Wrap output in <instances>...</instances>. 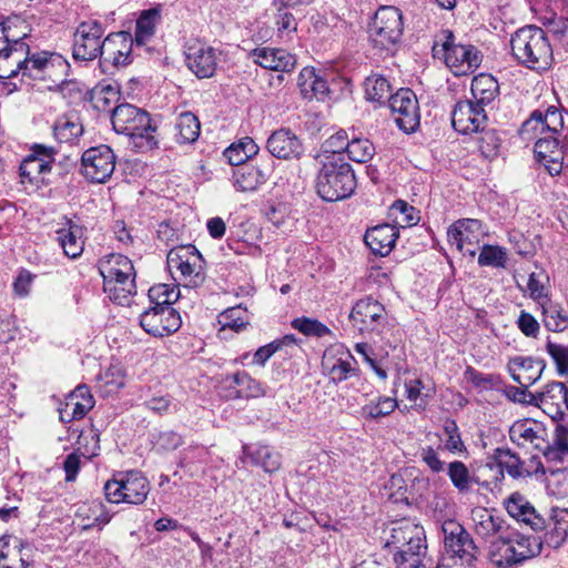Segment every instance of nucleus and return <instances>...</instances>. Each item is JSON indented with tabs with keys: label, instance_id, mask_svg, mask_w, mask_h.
I'll return each instance as SVG.
<instances>
[{
	"label": "nucleus",
	"instance_id": "obj_1",
	"mask_svg": "<svg viewBox=\"0 0 568 568\" xmlns=\"http://www.w3.org/2000/svg\"><path fill=\"white\" fill-rule=\"evenodd\" d=\"M510 49L518 64L527 69L540 72L552 65L554 51L549 38L537 26H526L513 33Z\"/></svg>",
	"mask_w": 568,
	"mask_h": 568
},
{
	"label": "nucleus",
	"instance_id": "obj_2",
	"mask_svg": "<svg viewBox=\"0 0 568 568\" xmlns=\"http://www.w3.org/2000/svg\"><path fill=\"white\" fill-rule=\"evenodd\" d=\"M317 175L315 186L317 194L326 202H336L349 197L356 189L355 173L344 158L324 156L315 160Z\"/></svg>",
	"mask_w": 568,
	"mask_h": 568
},
{
	"label": "nucleus",
	"instance_id": "obj_3",
	"mask_svg": "<svg viewBox=\"0 0 568 568\" xmlns=\"http://www.w3.org/2000/svg\"><path fill=\"white\" fill-rule=\"evenodd\" d=\"M111 122L116 133L129 136L136 146L146 150L158 146V128L145 110L130 103L115 105Z\"/></svg>",
	"mask_w": 568,
	"mask_h": 568
},
{
	"label": "nucleus",
	"instance_id": "obj_4",
	"mask_svg": "<svg viewBox=\"0 0 568 568\" xmlns=\"http://www.w3.org/2000/svg\"><path fill=\"white\" fill-rule=\"evenodd\" d=\"M103 490L111 504L142 505L150 493V483L139 470L119 471L106 480Z\"/></svg>",
	"mask_w": 568,
	"mask_h": 568
},
{
	"label": "nucleus",
	"instance_id": "obj_5",
	"mask_svg": "<svg viewBox=\"0 0 568 568\" xmlns=\"http://www.w3.org/2000/svg\"><path fill=\"white\" fill-rule=\"evenodd\" d=\"M404 23L400 10L386 6L376 11L368 28V38L376 50L393 52L402 39Z\"/></svg>",
	"mask_w": 568,
	"mask_h": 568
},
{
	"label": "nucleus",
	"instance_id": "obj_6",
	"mask_svg": "<svg viewBox=\"0 0 568 568\" xmlns=\"http://www.w3.org/2000/svg\"><path fill=\"white\" fill-rule=\"evenodd\" d=\"M170 271H179L186 286L197 287L205 281V261L194 245L172 247L166 256Z\"/></svg>",
	"mask_w": 568,
	"mask_h": 568
},
{
	"label": "nucleus",
	"instance_id": "obj_7",
	"mask_svg": "<svg viewBox=\"0 0 568 568\" xmlns=\"http://www.w3.org/2000/svg\"><path fill=\"white\" fill-rule=\"evenodd\" d=\"M438 47L437 43L433 47L434 54L442 51L446 65L457 77L473 73L480 65L481 57L478 50L471 44L455 43L450 31L445 32V41L440 49Z\"/></svg>",
	"mask_w": 568,
	"mask_h": 568
},
{
	"label": "nucleus",
	"instance_id": "obj_8",
	"mask_svg": "<svg viewBox=\"0 0 568 568\" xmlns=\"http://www.w3.org/2000/svg\"><path fill=\"white\" fill-rule=\"evenodd\" d=\"M103 26L97 20L82 21L73 33L72 55L77 61H93L104 53Z\"/></svg>",
	"mask_w": 568,
	"mask_h": 568
},
{
	"label": "nucleus",
	"instance_id": "obj_9",
	"mask_svg": "<svg viewBox=\"0 0 568 568\" xmlns=\"http://www.w3.org/2000/svg\"><path fill=\"white\" fill-rule=\"evenodd\" d=\"M385 547L393 554L396 564H405L409 561L408 558L418 557L426 549L423 531L409 524L394 527Z\"/></svg>",
	"mask_w": 568,
	"mask_h": 568
},
{
	"label": "nucleus",
	"instance_id": "obj_10",
	"mask_svg": "<svg viewBox=\"0 0 568 568\" xmlns=\"http://www.w3.org/2000/svg\"><path fill=\"white\" fill-rule=\"evenodd\" d=\"M116 164L113 150L105 144L85 150L81 156V173L91 183H105L112 176Z\"/></svg>",
	"mask_w": 568,
	"mask_h": 568
},
{
	"label": "nucleus",
	"instance_id": "obj_11",
	"mask_svg": "<svg viewBox=\"0 0 568 568\" xmlns=\"http://www.w3.org/2000/svg\"><path fill=\"white\" fill-rule=\"evenodd\" d=\"M388 104L398 129L405 133L415 132L420 123V112L414 91L408 88L399 89L389 98Z\"/></svg>",
	"mask_w": 568,
	"mask_h": 568
},
{
	"label": "nucleus",
	"instance_id": "obj_12",
	"mask_svg": "<svg viewBox=\"0 0 568 568\" xmlns=\"http://www.w3.org/2000/svg\"><path fill=\"white\" fill-rule=\"evenodd\" d=\"M322 369L334 384L342 383L357 372V362L342 344H334L324 351Z\"/></svg>",
	"mask_w": 568,
	"mask_h": 568
},
{
	"label": "nucleus",
	"instance_id": "obj_13",
	"mask_svg": "<svg viewBox=\"0 0 568 568\" xmlns=\"http://www.w3.org/2000/svg\"><path fill=\"white\" fill-rule=\"evenodd\" d=\"M219 389L221 396L227 400L258 398L265 395L263 384L245 371L223 375Z\"/></svg>",
	"mask_w": 568,
	"mask_h": 568
},
{
	"label": "nucleus",
	"instance_id": "obj_14",
	"mask_svg": "<svg viewBox=\"0 0 568 568\" xmlns=\"http://www.w3.org/2000/svg\"><path fill=\"white\" fill-rule=\"evenodd\" d=\"M181 324V315L173 306H150L140 315L141 327L153 336L162 337L175 333Z\"/></svg>",
	"mask_w": 568,
	"mask_h": 568
},
{
	"label": "nucleus",
	"instance_id": "obj_15",
	"mask_svg": "<svg viewBox=\"0 0 568 568\" xmlns=\"http://www.w3.org/2000/svg\"><path fill=\"white\" fill-rule=\"evenodd\" d=\"M562 128L561 113L556 106H549L545 112L535 110L521 124L519 135L523 140L530 141L538 134L560 135Z\"/></svg>",
	"mask_w": 568,
	"mask_h": 568
},
{
	"label": "nucleus",
	"instance_id": "obj_16",
	"mask_svg": "<svg viewBox=\"0 0 568 568\" xmlns=\"http://www.w3.org/2000/svg\"><path fill=\"white\" fill-rule=\"evenodd\" d=\"M442 532L444 536V555L478 557L479 549L473 537L458 521L455 519L445 520L442 525Z\"/></svg>",
	"mask_w": 568,
	"mask_h": 568
},
{
	"label": "nucleus",
	"instance_id": "obj_17",
	"mask_svg": "<svg viewBox=\"0 0 568 568\" xmlns=\"http://www.w3.org/2000/svg\"><path fill=\"white\" fill-rule=\"evenodd\" d=\"M385 307L371 296L362 298L353 306L349 321L362 334L377 332L385 322Z\"/></svg>",
	"mask_w": 568,
	"mask_h": 568
},
{
	"label": "nucleus",
	"instance_id": "obj_18",
	"mask_svg": "<svg viewBox=\"0 0 568 568\" xmlns=\"http://www.w3.org/2000/svg\"><path fill=\"white\" fill-rule=\"evenodd\" d=\"M483 234L484 229L480 220L460 219L448 227L447 239L460 253L474 256L476 254L475 245Z\"/></svg>",
	"mask_w": 568,
	"mask_h": 568
},
{
	"label": "nucleus",
	"instance_id": "obj_19",
	"mask_svg": "<svg viewBox=\"0 0 568 568\" xmlns=\"http://www.w3.org/2000/svg\"><path fill=\"white\" fill-rule=\"evenodd\" d=\"M54 149L42 144H34L31 153L20 164V178L22 183L37 184L43 180V175L51 171Z\"/></svg>",
	"mask_w": 568,
	"mask_h": 568
},
{
	"label": "nucleus",
	"instance_id": "obj_20",
	"mask_svg": "<svg viewBox=\"0 0 568 568\" xmlns=\"http://www.w3.org/2000/svg\"><path fill=\"white\" fill-rule=\"evenodd\" d=\"M486 121V110L471 100L458 101L452 111V125L462 134L478 133Z\"/></svg>",
	"mask_w": 568,
	"mask_h": 568
},
{
	"label": "nucleus",
	"instance_id": "obj_21",
	"mask_svg": "<svg viewBox=\"0 0 568 568\" xmlns=\"http://www.w3.org/2000/svg\"><path fill=\"white\" fill-rule=\"evenodd\" d=\"M559 136L538 134L535 138L534 151L536 159L551 176H557L562 171L564 151Z\"/></svg>",
	"mask_w": 568,
	"mask_h": 568
},
{
	"label": "nucleus",
	"instance_id": "obj_22",
	"mask_svg": "<svg viewBox=\"0 0 568 568\" xmlns=\"http://www.w3.org/2000/svg\"><path fill=\"white\" fill-rule=\"evenodd\" d=\"M220 52L205 44H194L187 48L185 61L187 68L199 79H209L215 74Z\"/></svg>",
	"mask_w": 568,
	"mask_h": 568
},
{
	"label": "nucleus",
	"instance_id": "obj_23",
	"mask_svg": "<svg viewBox=\"0 0 568 568\" xmlns=\"http://www.w3.org/2000/svg\"><path fill=\"white\" fill-rule=\"evenodd\" d=\"M545 367L544 359L531 356H515L507 365L511 378L524 387H529L539 381Z\"/></svg>",
	"mask_w": 568,
	"mask_h": 568
},
{
	"label": "nucleus",
	"instance_id": "obj_24",
	"mask_svg": "<svg viewBox=\"0 0 568 568\" xmlns=\"http://www.w3.org/2000/svg\"><path fill=\"white\" fill-rule=\"evenodd\" d=\"M567 387L561 382L548 383L542 392L535 394V404L552 419H560L566 407Z\"/></svg>",
	"mask_w": 568,
	"mask_h": 568
},
{
	"label": "nucleus",
	"instance_id": "obj_25",
	"mask_svg": "<svg viewBox=\"0 0 568 568\" xmlns=\"http://www.w3.org/2000/svg\"><path fill=\"white\" fill-rule=\"evenodd\" d=\"M268 152L282 160L300 159L304 146L300 138L288 129L273 132L266 143Z\"/></svg>",
	"mask_w": 568,
	"mask_h": 568
},
{
	"label": "nucleus",
	"instance_id": "obj_26",
	"mask_svg": "<svg viewBox=\"0 0 568 568\" xmlns=\"http://www.w3.org/2000/svg\"><path fill=\"white\" fill-rule=\"evenodd\" d=\"M254 62L264 69L292 72L296 67V58L285 49L256 48L251 52Z\"/></svg>",
	"mask_w": 568,
	"mask_h": 568
},
{
	"label": "nucleus",
	"instance_id": "obj_27",
	"mask_svg": "<svg viewBox=\"0 0 568 568\" xmlns=\"http://www.w3.org/2000/svg\"><path fill=\"white\" fill-rule=\"evenodd\" d=\"M26 550L29 547L19 538L3 535L0 537V568H29L31 560Z\"/></svg>",
	"mask_w": 568,
	"mask_h": 568
},
{
	"label": "nucleus",
	"instance_id": "obj_28",
	"mask_svg": "<svg viewBox=\"0 0 568 568\" xmlns=\"http://www.w3.org/2000/svg\"><path fill=\"white\" fill-rule=\"evenodd\" d=\"M297 85L304 99L324 100L328 93L326 72L313 67H305L300 71Z\"/></svg>",
	"mask_w": 568,
	"mask_h": 568
},
{
	"label": "nucleus",
	"instance_id": "obj_29",
	"mask_svg": "<svg viewBox=\"0 0 568 568\" xmlns=\"http://www.w3.org/2000/svg\"><path fill=\"white\" fill-rule=\"evenodd\" d=\"M270 174L271 169L268 166L241 164L233 170L232 181L237 191L252 192L264 184Z\"/></svg>",
	"mask_w": 568,
	"mask_h": 568
},
{
	"label": "nucleus",
	"instance_id": "obj_30",
	"mask_svg": "<svg viewBox=\"0 0 568 568\" xmlns=\"http://www.w3.org/2000/svg\"><path fill=\"white\" fill-rule=\"evenodd\" d=\"M398 230L390 224H381L368 229L364 241L373 254L387 256L398 239Z\"/></svg>",
	"mask_w": 568,
	"mask_h": 568
},
{
	"label": "nucleus",
	"instance_id": "obj_31",
	"mask_svg": "<svg viewBox=\"0 0 568 568\" xmlns=\"http://www.w3.org/2000/svg\"><path fill=\"white\" fill-rule=\"evenodd\" d=\"M105 40V61L111 62L115 67L131 63V51L135 42L129 32L111 33Z\"/></svg>",
	"mask_w": 568,
	"mask_h": 568
},
{
	"label": "nucleus",
	"instance_id": "obj_32",
	"mask_svg": "<svg viewBox=\"0 0 568 568\" xmlns=\"http://www.w3.org/2000/svg\"><path fill=\"white\" fill-rule=\"evenodd\" d=\"M507 513L517 521H523L532 530H541L545 527V519L539 516L535 508L519 494H513L506 504Z\"/></svg>",
	"mask_w": 568,
	"mask_h": 568
},
{
	"label": "nucleus",
	"instance_id": "obj_33",
	"mask_svg": "<svg viewBox=\"0 0 568 568\" xmlns=\"http://www.w3.org/2000/svg\"><path fill=\"white\" fill-rule=\"evenodd\" d=\"M84 229L67 220L65 225L57 231V241L70 258L79 257L84 250Z\"/></svg>",
	"mask_w": 568,
	"mask_h": 568
},
{
	"label": "nucleus",
	"instance_id": "obj_34",
	"mask_svg": "<svg viewBox=\"0 0 568 568\" xmlns=\"http://www.w3.org/2000/svg\"><path fill=\"white\" fill-rule=\"evenodd\" d=\"M99 273L103 280H116L124 276H136L132 261L122 254L111 253L99 260Z\"/></svg>",
	"mask_w": 568,
	"mask_h": 568
},
{
	"label": "nucleus",
	"instance_id": "obj_35",
	"mask_svg": "<svg viewBox=\"0 0 568 568\" xmlns=\"http://www.w3.org/2000/svg\"><path fill=\"white\" fill-rule=\"evenodd\" d=\"M470 91L471 101L486 110L499 95V84L491 74L480 73L473 79Z\"/></svg>",
	"mask_w": 568,
	"mask_h": 568
},
{
	"label": "nucleus",
	"instance_id": "obj_36",
	"mask_svg": "<svg viewBox=\"0 0 568 568\" xmlns=\"http://www.w3.org/2000/svg\"><path fill=\"white\" fill-rule=\"evenodd\" d=\"M136 276H124L116 280H103V291L115 304L129 306L136 294Z\"/></svg>",
	"mask_w": 568,
	"mask_h": 568
},
{
	"label": "nucleus",
	"instance_id": "obj_37",
	"mask_svg": "<svg viewBox=\"0 0 568 568\" xmlns=\"http://www.w3.org/2000/svg\"><path fill=\"white\" fill-rule=\"evenodd\" d=\"M52 132L58 142L73 143L83 134V125L77 114H63L55 120Z\"/></svg>",
	"mask_w": 568,
	"mask_h": 568
},
{
	"label": "nucleus",
	"instance_id": "obj_38",
	"mask_svg": "<svg viewBox=\"0 0 568 568\" xmlns=\"http://www.w3.org/2000/svg\"><path fill=\"white\" fill-rule=\"evenodd\" d=\"M516 565L538 556L542 549V542L537 536H525L516 531H509Z\"/></svg>",
	"mask_w": 568,
	"mask_h": 568
},
{
	"label": "nucleus",
	"instance_id": "obj_39",
	"mask_svg": "<svg viewBox=\"0 0 568 568\" xmlns=\"http://www.w3.org/2000/svg\"><path fill=\"white\" fill-rule=\"evenodd\" d=\"M98 388L103 396L116 394L125 385V371L120 363H111L97 377Z\"/></svg>",
	"mask_w": 568,
	"mask_h": 568
},
{
	"label": "nucleus",
	"instance_id": "obj_40",
	"mask_svg": "<svg viewBox=\"0 0 568 568\" xmlns=\"http://www.w3.org/2000/svg\"><path fill=\"white\" fill-rule=\"evenodd\" d=\"M488 559L497 568H513L516 566L509 534L500 536L490 542Z\"/></svg>",
	"mask_w": 568,
	"mask_h": 568
},
{
	"label": "nucleus",
	"instance_id": "obj_41",
	"mask_svg": "<svg viewBox=\"0 0 568 568\" xmlns=\"http://www.w3.org/2000/svg\"><path fill=\"white\" fill-rule=\"evenodd\" d=\"M120 99V90L118 84L99 83L90 92V102L93 109L99 112H111L115 108L114 104Z\"/></svg>",
	"mask_w": 568,
	"mask_h": 568
},
{
	"label": "nucleus",
	"instance_id": "obj_42",
	"mask_svg": "<svg viewBox=\"0 0 568 568\" xmlns=\"http://www.w3.org/2000/svg\"><path fill=\"white\" fill-rule=\"evenodd\" d=\"M397 400L389 396H378L376 400H371L363 405L359 410L361 417L366 422H379L389 416L396 408Z\"/></svg>",
	"mask_w": 568,
	"mask_h": 568
},
{
	"label": "nucleus",
	"instance_id": "obj_43",
	"mask_svg": "<svg viewBox=\"0 0 568 568\" xmlns=\"http://www.w3.org/2000/svg\"><path fill=\"white\" fill-rule=\"evenodd\" d=\"M201 124L197 116L190 112H182L175 122V139L178 143H193L200 135Z\"/></svg>",
	"mask_w": 568,
	"mask_h": 568
},
{
	"label": "nucleus",
	"instance_id": "obj_44",
	"mask_svg": "<svg viewBox=\"0 0 568 568\" xmlns=\"http://www.w3.org/2000/svg\"><path fill=\"white\" fill-rule=\"evenodd\" d=\"M160 10L152 8L141 12L136 20L134 42L135 45H144L154 34L155 26L160 21Z\"/></svg>",
	"mask_w": 568,
	"mask_h": 568
},
{
	"label": "nucleus",
	"instance_id": "obj_45",
	"mask_svg": "<svg viewBox=\"0 0 568 568\" xmlns=\"http://www.w3.org/2000/svg\"><path fill=\"white\" fill-rule=\"evenodd\" d=\"M258 146L250 136L241 139L239 142L231 144L223 153L224 158L232 166L247 164L246 161L257 154Z\"/></svg>",
	"mask_w": 568,
	"mask_h": 568
},
{
	"label": "nucleus",
	"instance_id": "obj_46",
	"mask_svg": "<svg viewBox=\"0 0 568 568\" xmlns=\"http://www.w3.org/2000/svg\"><path fill=\"white\" fill-rule=\"evenodd\" d=\"M542 323L548 331L562 332L568 326V316L559 303L551 300L539 306Z\"/></svg>",
	"mask_w": 568,
	"mask_h": 568
},
{
	"label": "nucleus",
	"instance_id": "obj_47",
	"mask_svg": "<svg viewBox=\"0 0 568 568\" xmlns=\"http://www.w3.org/2000/svg\"><path fill=\"white\" fill-rule=\"evenodd\" d=\"M473 520L475 532L483 538H488L499 532L503 527V520L494 516L486 508L473 510Z\"/></svg>",
	"mask_w": 568,
	"mask_h": 568
},
{
	"label": "nucleus",
	"instance_id": "obj_48",
	"mask_svg": "<svg viewBox=\"0 0 568 568\" xmlns=\"http://www.w3.org/2000/svg\"><path fill=\"white\" fill-rule=\"evenodd\" d=\"M28 53V47L19 45L18 50H9V52L0 55V78L11 79L22 73V64L26 63L23 55Z\"/></svg>",
	"mask_w": 568,
	"mask_h": 568
},
{
	"label": "nucleus",
	"instance_id": "obj_49",
	"mask_svg": "<svg viewBox=\"0 0 568 568\" xmlns=\"http://www.w3.org/2000/svg\"><path fill=\"white\" fill-rule=\"evenodd\" d=\"M349 138L346 131L339 130L332 134L324 141L321 148V152L315 155L314 160H324V156L331 158H344L343 153L347 152L349 145Z\"/></svg>",
	"mask_w": 568,
	"mask_h": 568
},
{
	"label": "nucleus",
	"instance_id": "obj_50",
	"mask_svg": "<svg viewBox=\"0 0 568 568\" xmlns=\"http://www.w3.org/2000/svg\"><path fill=\"white\" fill-rule=\"evenodd\" d=\"M366 99L372 102L383 103L393 95L392 85L383 75L373 74L365 80Z\"/></svg>",
	"mask_w": 568,
	"mask_h": 568
},
{
	"label": "nucleus",
	"instance_id": "obj_51",
	"mask_svg": "<svg viewBox=\"0 0 568 568\" xmlns=\"http://www.w3.org/2000/svg\"><path fill=\"white\" fill-rule=\"evenodd\" d=\"M447 475L453 486L460 494L468 493L474 483L478 484L477 478L470 475L467 466L460 460H454L448 464Z\"/></svg>",
	"mask_w": 568,
	"mask_h": 568
},
{
	"label": "nucleus",
	"instance_id": "obj_52",
	"mask_svg": "<svg viewBox=\"0 0 568 568\" xmlns=\"http://www.w3.org/2000/svg\"><path fill=\"white\" fill-rule=\"evenodd\" d=\"M0 26L3 29L4 34L8 36V40L13 49L16 48L18 50L19 45L29 47L24 42V39L27 38L30 29L23 19L14 16L8 18L6 21L0 23Z\"/></svg>",
	"mask_w": 568,
	"mask_h": 568
},
{
	"label": "nucleus",
	"instance_id": "obj_53",
	"mask_svg": "<svg viewBox=\"0 0 568 568\" xmlns=\"http://www.w3.org/2000/svg\"><path fill=\"white\" fill-rule=\"evenodd\" d=\"M247 456L256 466H261L266 473H274L281 467V456L268 446L260 445L247 452Z\"/></svg>",
	"mask_w": 568,
	"mask_h": 568
},
{
	"label": "nucleus",
	"instance_id": "obj_54",
	"mask_svg": "<svg viewBox=\"0 0 568 568\" xmlns=\"http://www.w3.org/2000/svg\"><path fill=\"white\" fill-rule=\"evenodd\" d=\"M151 306H172L180 297V290L176 285L155 284L148 292Z\"/></svg>",
	"mask_w": 568,
	"mask_h": 568
},
{
	"label": "nucleus",
	"instance_id": "obj_55",
	"mask_svg": "<svg viewBox=\"0 0 568 568\" xmlns=\"http://www.w3.org/2000/svg\"><path fill=\"white\" fill-rule=\"evenodd\" d=\"M495 459L501 473L506 470L513 478L524 476V463L509 448H497L495 450Z\"/></svg>",
	"mask_w": 568,
	"mask_h": 568
},
{
	"label": "nucleus",
	"instance_id": "obj_56",
	"mask_svg": "<svg viewBox=\"0 0 568 568\" xmlns=\"http://www.w3.org/2000/svg\"><path fill=\"white\" fill-rule=\"evenodd\" d=\"M296 338L294 335L288 334L281 338L274 339L273 342L258 347L253 354L252 364L257 366H264L265 363L284 346L294 345Z\"/></svg>",
	"mask_w": 568,
	"mask_h": 568
},
{
	"label": "nucleus",
	"instance_id": "obj_57",
	"mask_svg": "<svg viewBox=\"0 0 568 568\" xmlns=\"http://www.w3.org/2000/svg\"><path fill=\"white\" fill-rule=\"evenodd\" d=\"M548 276L544 272H532L527 282L529 296L538 306L551 300L549 297Z\"/></svg>",
	"mask_w": 568,
	"mask_h": 568
},
{
	"label": "nucleus",
	"instance_id": "obj_58",
	"mask_svg": "<svg viewBox=\"0 0 568 568\" xmlns=\"http://www.w3.org/2000/svg\"><path fill=\"white\" fill-rule=\"evenodd\" d=\"M52 57L53 54L47 51L30 53V48L28 47V53L23 55L26 63L22 64V74L38 78L48 68Z\"/></svg>",
	"mask_w": 568,
	"mask_h": 568
},
{
	"label": "nucleus",
	"instance_id": "obj_59",
	"mask_svg": "<svg viewBox=\"0 0 568 568\" xmlns=\"http://www.w3.org/2000/svg\"><path fill=\"white\" fill-rule=\"evenodd\" d=\"M479 136L477 139L478 149L481 155L486 159H494L498 155L501 139L498 135L497 131L494 129L484 130L481 126L479 131Z\"/></svg>",
	"mask_w": 568,
	"mask_h": 568
},
{
	"label": "nucleus",
	"instance_id": "obj_60",
	"mask_svg": "<svg viewBox=\"0 0 568 568\" xmlns=\"http://www.w3.org/2000/svg\"><path fill=\"white\" fill-rule=\"evenodd\" d=\"M506 263L507 251L501 246L486 244L478 255V264L480 266L504 268Z\"/></svg>",
	"mask_w": 568,
	"mask_h": 568
},
{
	"label": "nucleus",
	"instance_id": "obj_61",
	"mask_svg": "<svg viewBox=\"0 0 568 568\" xmlns=\"http://www.w3.org/2000/svg\"><path fill=\"white\" fill-rule=\"evenodd\" d=\"M347 154L352 161L365 163L375 154V146L368 139L353 138L349 141Z\"/></svg>",
	"mask_w": 568,
	"mask_h": 568
},
{
	"label": "nucleus",
	"instance_id": "obj_62",
	"mask_svg": "<svg viewBox=\"0 0 568 568\" xmlns=\"http://www.w3.org/2000/svg\"><path fill=\"white\" fill-rule=\"evenodd\" d=\"M538 425L529 420H518L509 428L510 440L520 447H526L531 440Z\"/></svg>",
	"mask_w": 568,
	"mask_h": 568
},
{
	"label": "nucleus",
	"instance_id": "obj_63",
	"mask_svg": "<svg viewBox=\"0 0 568 568\" xmlns=\"http://www.w3.org/2000/svg\"><path fill=\"white\" fill-rule=\"evenodd\" d=\"M276 9L275 24L277 32L281 37L291 34L297 30V22L295 17L290 12L292 9L290 6H281L280 3H273Z\"/></svg>",
	"mask_w": 568,
	"mask_h": 568
},
{
	"label": "nucleus",
	"instance_id": "obj_64",
	"mask_svg": "<svg viewBox=\"0 0 568 568\" xmlns=\"http://www.w3.org/2000/svg\"><path fill=\"white\" fill-rule=\"evenodd\" d=\"M292 326L306 336L324 337L332 334L322 322L308 317H298L292 321Z\"/></svg>",
	"mask_w": 568,
	"mask_h": 568
}]
</instances>
